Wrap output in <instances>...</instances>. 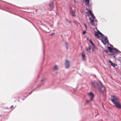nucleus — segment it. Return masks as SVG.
Listing matches in <instances>:
<instances>
[{
    "label": "nucleus",
    "mask_w": 121,
    "mask_h": 121,
    "mask_svg": "<svg viewBox=\"0 0 121 121\" xmlns=\"http://www.w3.org/2000/svg\"><path fill=\"white\" fill-rule=\"evenodd\" d=\"M92 84L94 87L97 88L100 92H103L105 88L103 86L102 83L99 81V82L94 81L92 82Z\"/></svg>",
    "instance_id": "nucleus-1"
},
{
    "label": "nucleus",
    "mask_w": 121,
    "mask_h": 121,
    "mask_svg": "<svg viewBox=\"0 0 121 121\" xmlns=\"http://www.w3.org/2000/svg\"><path fill=\"white\" fill-rule=\"evenodd\" d=\"M119 100V99L117 96L114 95L111 96V101L117 108L121 109V105Z\"/></svg>",
    "instance_id": "nucleus-2"
},
{
    "label": "nucleus",
    "mask_w": 121,
    "mask_h": 121,
    "mask_svg": "<svg viewBox=\"0 0 121 121\" xmlns=\"http://www.w3.org/2000/svg\"><path fill=\"white\" fill-rule=\"evenodd\" d=\"M99 34L101 35H103V34L101 33L99 31H98L97 32H96L95 34V37L99 39V37H100L98 35Z\"/></svg>",
    "instance_id": "nucleus-3"
},
{
    "label": "nucleus",
    "mask_w": 121,
    "mask_h": 121,
    "mask_svg": "<svg viewBox=\"0 0 121 121\" xmlns=\"http://www.w3.org/2000/svg\"><path fill=\"white\" fill-rule=\"evenodd\" d=\"M65 65L66 68H69L70 66L69 61L68 60H66L65 63Z\"/></svg>",
    "instance_id": "nucleus-4"
},
{
    "label": "nucleus",
    "mask_w": 121,
    "mask_h": 121,
    "mask_svg": "<svg viewBox=\"0 0 121 121\" xmlns=\"http://www.w3.org/2000/svg\"><path fill=\"white\" fill-rule=\"evenodd\" d=\"M89 94L91 98V100L92 101L93 100V98L94 96L93 93L92 92H91L89 93Z\"/></svg>",
    "instance_id": "nucleus-5"
},
{
    "label": "nucleus",
    "mask_w": 121,
    "mask_h": 121,
    "mask_svg": "<svg viewBox=\"0 0 121 121\" xmlns=\"http://www.w3.org/2000/svg\"><path fill=\"white\" fill-rule=\"evenodd\" d=\"M91 52H92L93 51V49H91V48L90 46H89L86 49V50L87 51L89 52H91Z\"/></svg>",
    "instance_id": "nucleus-6"
},
{
    "label": "nucleus",
    "mask_w": 121,
    "mask_h": 121,
    "mask_svg": "<svg viewBox=\"0 0 121 121\" xmlns=\"http://www.w3.org/2000/svg\"><path fill=\"white\" fill-rule=\"evenodd\" d=\"M82 59L84 61H85L86 60V55L83 52L82 53Z\"/></svg>",
    "instance_id": "nucleus-7"
},
{
    "label": "nucleus",
    "mask_w": 121,
    "mask_h": 121,
    "mask_svg": "<svg viewBox=\"0 0 121 121\" xmlns=\"http://www.w3.org/2000/svg\"><path fill=\"white\" fill-rule=\"evenodd\" d=\"M89 19L91 25L92 26H95V24L94 22V20L91 17H89Z\"/></svg>",
    "instance_id": "nucleus-8"
},
{
    "label": "nucleus",
    "mask_w": 121,
    "mask_h": 121,
    "mask_svg": "<svg viewBox=\"0 0 121 121\" xmlns=\"http://www.w3.org/2000/svg\"><path fill=\"white\" fill-rule=\"evenodd\" d=\"M107 38H105V39H104L105 41L104 42L102 40H101L102 42L104 44H105L108 43V40H107Z\"/></svg>",
    "instance_id": "nucleus-9"
},
{
    "label": "nucleus",
    "mask_w": 121,
    "mask_h": 121,
    "mask_svg": "<svg viewBox=\"0 0 121 121\" xmlns=\"http://www.w3.org/2000/svg\"><path fill=\"white\" fill-rule=\"evenodd\" d=\"M118 52H119V51L118 50L115 48H113V51L112 52L115 54H116L118 53Z\"/></svg>",
    "instance_id": "nucleus-10"
},
{
    "label": "nucleus",
    "mask_w": 121,
    "mask_h": 121,
    "mask_svg": "<svg viewBox=\"0 0 121 121\" xmlns=\"http://www.w3.org/2000/svg\"><path fill=\"white\" fill-rule=\"evenodd\" d=\"M109 62L111 64V65L114 67H115L117 65L116 64L113 63L111 60H109Z\"/></svg>",
    "instance_id": "nucleus-11"
},
{
    "label": "nucleus",
    "mask_w": 121,
    "mask_h": 121,
    "mask_svg": "<svg viewBox=\"0 0 121 121\" xmlns=\"http://www.w3.org/2000/svg\"><path fill=\"white\" fill-rule=\"evenodd\" d=\"M109 55L112 58H115L116 56L115 55L113 54H109Z\"/></svg>",
    "instance_id": "nucleus-12"
},
{
    "label": "nucleus",
    "mask_w": 121,
    "mask_h": 121,
    "mask_svg": "<svg viewBox=\"0 0 121 121\" xmlns=\"http://www.w3.org/2000/svg\"><path fill=\"white\" fill-rule=\"evenodd\" d=\"M83 1L86 4H89L90 2V0H83Z\"/></svg>",
    "instance_id": "nucleus-13"
},
{
    "label": "nucleus",
    "mask_w": 121,
    "mask_h": 121,
    "mask_svg": "<svg viewBox=\"0 0 121 121\" xmlns=\"http://www.w3.org/2000/svg\"><path fill=\"white\" fill-rule=\"evenodd\" d=\"M108 49L109 50V51L110 52H112L113 51V48H112L111 47L108 46Z\"/></svg>",
    "instance_id": "nucleus-14"
},
{
    "label": "nucleus",
    "mask_w": 121,
    "mask_h": 121,
    "mask_svg": "<svg viewBox=\"0 0 121 121\" xmlns=\"http://www.w3.org/2000/svg\"><path fill=\"white\" fill-rule=\"evenodd\" d=\"M58 69V68L57 65H55L54 67L53 68V69L54 70H57Z\"/></svg>",
    "instance_id": "nucleus-15"
},
{
    "label": "nucleus",
    "mask_w": 121,
    "mask_h": 121,
    "mask_svg": "<svg viewBox=\"0 0 121 121\" xmlns=\"http://www.w3.org/2000/svg\"><path fill=\"white\" fill-rule=\"evenodd\" d=\"M51 9H53L54 8V4L52 3H51L49 5Z\"/></svg>",
    "instance_id": "nucleus-16"
},
{
    "label": "nucleus",
    "mask_w": 121,
    "mask_h": 121,
    "mask_svg": "<svg viewBox=\"0 0 121 121\" xmlns=\"http://www.w3.org/2000/svg\"><path fill=\"white\" fill-rule=\"evenodd\" d=\"M89 41H90V43L91 44L92 46H93L94 47H95V45L94 44L92 43L91 40V39H90L89 40Z\"/></svg>",
    "instance_id": "nucleus-17"
},
{
    "label": "nucleus",
    "mask_w": 121,
    "mask_h": 121,
    "mask_svg": "<svg viewBox=\"0 0 121 121\" xmlns=\"http://www.w3.org/2000/svg\"><path fill=\"white\" fill-rule=\"evenodd\" d=\"M101 37H102V39H105V38H107V36H105L103 34V35H102Z\"/></svg>",
    "instance_id": "nucleus-18"
},
{
    "label": "nucleus",
    "mask_w": 121,
    "mask_h": 121,
    "mask_svg": "<svg viewBox=\"0 0 121 121\" xmlns=\"http://www.w3.org/2000/svg\"><path fill=\"white\" fill-rule=\"evenodd\" d=\"M90 15L93 18L95 19V16L94 15L93 13H91Z\"/></svg>",
    "instance_id": "nucleus-19"
},
{
    "label": "nucleus",
    "mask_w": 121,
    "mask_h": 121,
    "mask_svg": "<svg viewBox=\"0 0 121 121\" xmlns=\"http://www.w3.org/2000/svg\"><path fill=\"white\" fill-rule=\"evenodd\" d=\"M71 14L73 16H75V13L74 12H71Z\"/></svg>",
    "instance_id": "nucleus-20"
},
{
    "label": "nucleus",
    "mask_w": 121,
    "mask_h": 121,
    "mask_svg": "<svg viewBox=\"0 0 121 121\" xmlns=\"http://www.w3.org/2000/svg\"><path fill=\"white\" fill-rule=\"evenodd\" d=\"M45 80V78H42V79L41 80V82H43V81H44Z\"/></svg>",
    "instance_id": "nucleus-21"
},
{
    "label": "nucleus",
    "mask_w": 121,
    "mask_h": 121,
    "mask_svg": "<svg viewBox=\"0 0 121 121\" xmlns=\"http://www.w3.org/2000/svg\"><path fill=\"white\" fill-rule=\"evenodd\" d=\"M90 101L89 100H87L86 101V102L85 103V104H86L87 103H89Z\"/></svg>",
    "instance_id": "nucleus-22"
},
{
    "label": "nucleus",
    "mask_w": 121,
    "mask_h": 121,
    "mask_svg": "<svg viewBox=\"0 0 121 121\" xmlns=\"http://www.w3.org/2000/svg\"><path fill=\"white\" fill-rule=\"evenodd\" d=\"M84 26L86 28V30H87V26L85 23L84 24Z\"/></svg>",
    "instance_id": "nucleus-23"
},
{
    "label": "nucleus",
    "mask_w": 121,
    "mask_h": 121,
    "mask_svg": "<svg viewBox=\"0 0 121 121\" xmlns=\"http://www.w3.org/2000/svg\"><path fill=\"white\" fill-rule=\"evenodd\" d=\"M88 11V12L90 13V14H91V13H92L91 11L90 10H89Z\"/></svg>",
    "instance_id": "nucleus-24"
},
{
    "label": "nucleus",
    "mask_w": 121,
    "mask_h": 121,
    "mask_svg": "<svg viewBox=\"0 0 121 121\" xmlns=\"http://www.w3.org/2000/svg\"><path fill=\"white\" fill-rule=\"evenodd\" d=\"M66 20L67 21H68V22L69 23H71V22L70 21H69V20H68L67 19H66Z\"/></svg>",
    "instance_id": "nucleus-25"
},
{
    "label": "nucleus",
    "mask_w": 121,
    "mask_h": 121,
    "mask_svg": "<svg viewBox=\"0 0 121 121\" xmlns=\"http://www.w3.org/2000/svg\"><path fill=\"white\" fill-rule=\"evenodd\" d=\"M65 46L66 47V49H68V45H66V44H65Z\"/></svg>",
    "instance_id": "nucleus-26"
},
{
    "label": "nucleus",
    "mask_w": 121,
    "mask_h": 121,
    "mask_svg": "<svg viewBox=\"0 0 121 121\" xmlns=\"http://www.w3.org/2000/svg\"><path fill=\"white\" fill-rule=\"evenodd\" d=\"M86 33V31H84L83 32L82 34H84Z\"/></svg>",
    "instance_id": "nucleus-27"
},
{
    "label": "nucleus",
    "mask_w": 121,
    "mask_h": 121,
    "mask_svg": "<svg viewBox=\"0 0 121 121\" xmlns=\"http://www.w3.org/2000/svg\"><path fill=\"white\" fill-rule=\"evenodd\" d=\"M55 34L54 33H52L51 34V35H54Z\"/></svg>",
    "instance_id": "nucleus-28"
},
{
    "label": "nucleus",
    "mask_w": 121,
    "mask_h": 121,
    "mask_svg": "<svg viewBox=\"0 0 121 121\" xmlns=\"http://www.w3.org/2000/svg\"><path fill=\"white\" fill-rule=\"evenodd\" d=\"M105 51L107 53L108 52V51L107 49L105 50Z\"/></svg>",
    "instance_id": "nucleus-29"
},
{
    "label": "nucleus",
    "mask_w": 121,
    "mask_h": 121,
    "mask_svg": "<svg viewBox=\"0 0 121 121\" xmlns=\"http://www.w3.org/2000/svg\"><path fill=\"white\" fill-rule=\"evenodd\" d=\"M94 21L95 22H97V20L96 19L95 21Z\"/></svg>",
    "instance_id": "nucleus-30"
},
{
    "label": "nucleus",
    "mask_w": 121,
    "mask_h": 121,
    "mask_svg": "<svg viewBox=\"0 0 121 121\" xmlns=\"http://www.w3.org/2000/svg\"><path fill=\"white\" fill-rule=\"evenodd\" d=\"M65 44H66V45H68L67 43L66 42V43H65Z\"/></svg>",
    "instance_id": "nucleus-31"
},
{
    "label": "nucleus",
    "mask_w": 121,
    "mask_h": 121,
    "mask_svg": "<svg viewBox=\"0 0 121 121\" xmlns=\"http://www.w3.org/2000/svg\"><path fill=\"white\" fill-rule=\"evenodd\" d=\"M13 107V106H11L10 107V108H12V107Z\"/></svg>",
    "instance_id": "nucleus-32"
},
{
    "label": "nucleus",
    "mask_w": 121,
    "mask_h": 121,
    "mask_svg": "<svg viewBox=\"0 0 121 121\" xmlns=\"http://www.w3.org/2000/svg\"><path fill=\"white\" fill-rule=\"evenodd\" d=\"M31 93L30 92L29 93V94H30Z\"/></svg>",
    "instance_id": "nucleus-33"
},
{
    "label": "nucleus",
    "mask_w": 121,
    "mask_h": 121,
    "mask_svg": "<svg viewBox=\"0 0 121 121\" xmlns=\"http://www.w3.org/2000/svg\"><path fill=\"white\" fill-rule=\"evenodd\" d=\"M119 61H120V60H119Z\"/></svg>",
    "instance_id": "nucleus-34"
},
{
    "label": "nucleus",
    "mask_w": 121,
    "mask_h": 121,
    "mask_svg": "<svg viewBox=\"0 0 121 121\" xmlns=\"http://www.w3.org/2000/svg\"><path fill=\"white\" fill-rule=\"evenodd\" d=\"M44 83V82L43 83H43Z\"/></svg>",
    "instance_id": "nucleus-35"
},
{
    "label": "nucleus",
    "mask_w": 121,
    "mask_h": 121,
    "mask_svg": "<svg viewBox=\"0 0 121 121\" xmlns=\"http://www.w3.org/2000/svg\"><path fill=\"white\" fill-rule=\"evenodd\" d=\"M74 1L75 2V0H74Z\"/></svg>",
    "instance_id": "nucleus-36"
}]
</instances>
